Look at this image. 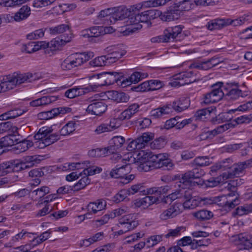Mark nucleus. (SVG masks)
Wrapping results in <instances>:
<instances>
[{"instance_id": "nucleus-1", "label": "nucleus", "mask_w": 252, "mask_h": 252, "mask_svg": "<svg viewBox=\"0 0 252 252\" xmlns=\"http://www.w3.org/2000/svg\"><path fill=\"white\" fill-rule=\"evenodd\" d=\"M36 79L35 74L33 75L31 73L21 74L14 72L4 76L1 83L5 91L6 92L14 89L23 83L32 82Z\"/></svg>"}, {"instance_id": "nucleus-2", "label": "nucleus", "mask_w": 252, "mask_h": 252, "mask_svg": "<svg viewBox=\"0 0 252 252\" xmlns=\"http://www.w3.org/2000/svg\"><path fill=\"white\" fill-rule=\"evenodd\" d=\"M52 129L50 128L43 127L34 136L36 140L35 144L40 149H43L49 146L60 139L57 133H51Z\"/></svg>"}, {"instance_id": "nucleus-3", "label": "nucleus", "mask_w": 252, "mask_h": 252, "mask_svg": "<svg viewBox=\"0 0 252 252\" xmlns=\"http://www.w3.org/2000/svg\"><path fill=\"white\" fill-rule=\"evenodd\" d=\"M94 56V53L84 52L76 53L68 56L61 63V68L64 70H69L74 67L81 65Z\"/></svg>"}, {"instance_id": "nucleus-4", "label": "nucleus", "mask_w": 252, "mask_h": 252, "mask_svg": "<svg viewBox=\"0 0 252 252\" xmlns=\"http://www.w3.org/2000/svg\"><path fill=\"white\" fill-rule=\"evenodd\" d=\"M251 122H252V113L248 115L241 116L230 122L218 126L214 129L208 131L205 134H207V137L209 136L211 137L212 136L223 133L230 128H233L238 125L249 124Z\"/></svg>"}, {"instance_id": "nucleus-5", "label": "nucleus", "mask_w": 252, "mask_h": 252, "mask_svg": "<svg viewBox=\"0 0 252 252\" xmlns=\"http://www.w3.org/2000/svg\"><path fill=\"white\" fill-rule=\"evenodd\" d=\"M150 21L159 17L165 22L171 21L179 18V11L173 7H169L168 10L163 13L158 10L152 9L147 10Z\"/></svg>"}, {"instance_id": "nucleus-6", "label": "nucleus", "mask_w": 252, "mask_h": 252, "mask_svg": "<svg viewBox=\"0 0 252 252\" xmlns=\"http://www.w3.org/2000/svg\"><path fill=\"white\" fill-rule=\"evenodd\" d=\"M129 163L118 164L116 168L113 169L110 172V176L115 178H122L125 180V183H127L134 178L132 174L128 175L131 170Z\"/></svg>"}, {"instance_id": "nucleus-7", "label": "nucleus", "mask_w": 252, "mask_h": 252, "mask_svg": "<svg viewBox=\"0 0 252 252\" xmlns=\"http://www.w3.org/2000/svg\"><path fill=\"white\" fill-rule=\"evenodd\" d=\"M222 83H219L214 86L213 90L204 95L203 102L206 104L216 103L221 100L225 93L223 91Z\"/></svg>"}, {"instance_id": "nucleus-8", "label": "nucleus", "mask_w": 252, "mask_h": 252, "mask_svg": "<svg viewBox=\"0 0 252 252\" xmlns=\"http://www.w3.org/2000/svg\"><path fill=\"white\" fill-rule=\"evenodd\" d=\"M120 76L117 72H102L97 74L95 87L109 85L118 81Z\"/></svg>"}, {"instance_id": "nucleus-9", "label": "nucleus", "mask_w": 252, "mask_h": 252, "mask_svg": "<svg viewBox=\"0 0 252 252\" xmlns=\"http://www.w3.org/2000/svg\"><path fill=\"white\" fill-rule=\"evenodd\" d=\"M195 80L191 71L181 72L175 75L173 80L169 83V84L174 87H180L193 83Z\"/></svg>"}, {"instance_id": "nucleus-10", "label": "nucleus", "mask_w": 252, "mask_h": 252, "mask_svg": "<svg viewBox=\"0 0 252 252\" xmlns=\"http://www.w3.org/2000/svg\"><path fill=\"white\" fill-rule=\"evenodd\" d=\"M107 51H110L113 50L114 51L111 53L106 55L107 59V63L108 64L116 63L126 53V50L123 45L112 46L107 47Z\"/></svg>"}, {"instance_id": "nucleus-11", "label": "nucleus", "mask_w": 252, "mask_h": 252, "mask_svg": "<svg viewBox=\"0 0 252 252\" xmlns=\"http://www.w3.org/2000/svg\"><path fill=\"white\" fill-rule=\"evenodd\" d=\"M167 198L172 201L177 199H182V201H184V205L186 207L188 206L189 207L188 205L189 201L198 200L192 197L190 190H185L184 189L176 190L175 192L167 195Z\"/></svg>"}, {"instance_id": "nucleus-12", "label": "nucleus", "mask_w": 252, "mask_h": 252, "mask_svg": "<svg viewBox=\"0 0 252 252\" xmlns=\"http://www.w3.org/2000/svg\"><path fill=\"white\" fill-rule=\"evenodd\" d=\"M120 226L126 231L134 229L138 225V222L136 216L133 214H129L123 216L119 220Z\"/></svg>"}, {"instance_id": "nucleus-13", "label": "nucleus", "mask_w": 252, "mask_h": 252, "mask_svg": "<svg viewBox=\"0 0 252 252\" xmlns=\"http://www.w3.org/2000/svg\"><path fill=\"white\" fill-rule=\"evenodd\" d=\"M183 203L175 202L172 204L169 207L173 215L175 217L177 215L181 214L184 210L185 209H192L197 207L199 205V200H192V201H189L188 204L189 207H186L184 205V201H182Z\"/></svg>"}, {"instance_id": "nucleus-14", "label": "nucleus", "mask_w": 252, "mask_h": 252, "mask_svg": "<svg viewBox=\"0 0 252 252\" xmlns=\"http://www.w3.org/2000/svg\"><path fill=\"white\" fill-rule=\"evenodd\" d=\"M204 175L203 171L198 169H193L182 175L180 182L185 186L189 185L193 180L199 179Z\"/></svg>"}, {"instance_id": "nucleus-15", "label": "nucleus", "mask_w": 252, "mask_h": 252, "mask_svg": "<svg viewBox=\"0 0 252 252\" xmlns=\"http://www.w3.org/2000/svg\"><path fill=\"white\" fill-rule=\"evenodd\" d=\"M72 37V35L71 33L67 36L65 34H63L57 37L50 42L47 43L48 47L50 48L51 50H60L63 45L71 41Z\"/></svg>"}, {"instance_id": "nucleus-16", "label": "nucleus", "mask_w": 252, "mask_h": 252, "mask_svg": "<svg viewBox=\"0 0 252 252\" xmlns=\"http://www.w3.org/2000/svg\"><path fill=\"white\" fill-rule=\"evenodd\" d=\"M127 18L126 20L127 26H131L125 32V35H127L130 33H133L135 31L140 30L142 28V25L140 24L139 18L138 17V14H135L134 13L127 14Z\"/></svg>"}, {"instance_id": "nucleus-17", "label": "nucleus", "mask_w": 252, "mask_h": 252, "mask_svg": "<svg viewBox=\"0 0 252 252\" xmlns=\"http://www.w3.org/2000/svg\"><path fill=\"white\" fill-rule=\"evenodd\" d=\"M140 157L134 162L135 164L137 166L139 171H148L152 169V167L149 158L148 152H145L142 151L140 153Z\"/></svg>"}, {"instance_id": "nucleus-18", "label": "nucleus", "mask_w": 252, "mask_h": 252, "mask_svg": "<svg viewBox=\"0 0 252 252\" xmlns=\"http://www.w3.org/2000/svg\"><path fill=\"white\" fill-rule=\"evenodd\" d=\"M83 174L85 175L76 184L72 186L74 191L80 190L90 184V180L88 176L94 174V169L93 167H89L83 171Z\"/></svg>"}, {"instance_id": "nucleus-19", "label": "nucleus", "mask_w": 252, "mask_h": 252, "mask_svg": "<svg viewBox=\"0 0 252 252\" xmlns=\"http://www.w3.org/2000/svg\"><path fill=\"white\" fill-rule=\"evenodd\" d=\"M19 134L17 133H10L7 135L0 138V147L1 149L4 147H11L15 145V142L20 141Z\"/></svg>"}, {"instance_id": "nucleus-20", "label": "nucleus", "mask_w": 252, "mask_h": 252, "mask_svg": "<svg viewBox=\"0 0 252 252\" xmlns=\"http://www.w3.org/2000/svg\"><path fill=\"white\" fill-rule=\"evenodd\" d=\"M237 244L242 245L245 249L252 248V235L248 233H241L233 237Z\"/></svg>"}, {"instance_id": "nucleus-21", "label": "nucleus", "mask_w": 252, "mask_h": 252, "mask_svg": "<svg viewBox=\"0 0 252 252\" xmlns=\"http://www.w3.org/2000/svg\"><path fill=\"white\" fill-rule=\"evenodd\" d=\"M174 3L173 6L169 7H173L179 12V16L182 11H188L190 10L193 5L194 0H174Z\"/></svg>"}, {"instance_id": "nucleus-22", "label": "nucleus", "mask_w": 252, "mask_h": 252, "mask_svg": "<svg viewBox=\"0 0 252 252\" xmlns=\"http://www.w3.org/2000/svg\"><path fill=\"white\" fill-rule=\"evenodd\" d=\"M173 112L171 105H166L151 111V115L155 119H158Z\"/></svg>"}, {"instance_id": "nucleus-23", "label": "nucleus", "mask_w": 252, "mask_h": 252, "mask_svg": "<svg viewBox=\"0 0 252 252\" xmlns=\"http://www.w3.org/2000/svg\"><path fill=\"white\" fill-rule=\"evenodd\" d=\"M139 105L136 103L129 105L127 109L121 113L120 119L125 120L130 119L139 111Z\"/></svg>"}, {"instance_id": "nucleus-24", "label": "nucleus", "mask_w": 252, "mask_h": 252, "mask_svg": "<svg viewBox=\"0 0 252 252\" xmlns=\"http://www.w3.org/2000/svg\"><path fill=\"white\" fill-rule=\"evenodd\" d=\"M127 190L129 195H133L136 193H139L142 195L151 194L150 188L146 189L143 183H137L132 185Z\"/></svg>"}, {"instance_id": "nucleus-25", "label": "nucleus", "mask_w": 252, "mask_h": 252, "mask_svg": "<svg viewBox=\"0 0 252 252\" xmlns=\"http://www.w3.org/2000/svg\"><path fill=\"white\" fill-rule=\"evenodd\" d=\"M216 108L209 107L206 109L199 110L196 112L195 117L200 120L210 119L211 117L216 115Z\"/></svg>"}, {"instance_id": "nucleus-26", "label": "nucleus", "mask_w": 252, "mask_h": 252, "mask_svg": "<svg viewBox=\"0 0 252 252\" xmlns=\"http://www.w3.org/2000/svg\"><path fill=\"white\" fill-rule=\"evenodd\" d=\"M158 197L155 196H146L145 197L137 200L135 204L137 207H142L147 208L158 201Z\"/></svg>"}, {"instance_id": "nucleus-27", "label": "nucleus", "mask_w": 252, "mask_h": 252, "mask_svg": "<svg viewBox=\"0 0 252 252\" xmlns=\"http://www.w3.org/2000/svg\"><path fill=\"white\" fill-rule=\"evenodd\" d=\"M148 153L152 169L161 168V160L165 156L162 154L154 155L150 152H148Z\"/></svg>"}, {"instance_id": "nucleus-28", "label": "nucleus", "mask_w": 252, "mask_h": 252, "mask_svg": "<svg viewBox=\"0 0 252 252\" xmlns=\"http://www.w3.org/2000/svg\"><path fill=\"white\" fill-rule=\"evenodd\" d=\"M19 137L21 139L20 141L15 142V147L16 150L18 151L19 153H22L28 150L30 147L33 145V143L32 141L26 140L23 139V137L19 134Z\"/></svg>"}, {"instance_id": "nucleus-29", "label": "nucleus", "mask_w": 252, "mask_h": 252, "mask_svg": "<svg viewBox=\"0 0 252 252\" xmlns=\"http://www.w3.org/2000/svg\"><path fill=\"white\" fill-rule=\"evenodd\" d=\"M192 215L193 217L199 221L208 220L213 216V214L211 211L205 209L193 212Z\"/></svg>"}, {"instance_id": "nucleus-30", "label": "nucleus", "mask_w": 252, "mask_h": 252, "mask_svg": "<svg viewBox=\"0 0 252 252\" xmlns=\"http://www.w3.org/2000/svg\"><path fill=\"white\" fill-rule=\"evenodd\" d=\"M113 9L107 8L101 10L97 16V20L100 21L101 23L106 24H110V18L112 15Z\"/></svg>"}, {"instance_id": "nucleus-31", "label": "nucleus", "mask_w": 252, "mask_h": 252, "mask_svg": "<svg viewBox=\"0 0 252 252\" xmlns=\"http://www.w3.org/2000/svg\"><path fill=\"white\" fill-rule=\"evenodd\" d=\"M31 9L27 5L23 6L18 12L14 16V19L16 21H20L26 19L30 15Z\"/></svg>"}, {"instance_id": "nucleus-32", "label": "nucleus", "mask_w": 252, "mask_h": 252, "mask_svg": "<svg viewBox=\"0 0 252 252\" xmlns=\"http://www.w3.org/2000/svg\"><path fill=\"white\" fill-rule=\"evenodd\" d=\"M127 10L126 9H121L113 12L110 18V24H113L117 20H121L125 19L127 16Z\"/></svg>"}, {"instance_id": "nucleus-33", "label": "nucleus", "mask_w": 252, "mask_h": 252, "mask_svg": "<svg viewBox=\"0 0 252 252\" xmlns=\"http://www.w3.org/2000/svg\"><path fill=\"white\" fill-rule=\"evenodd\" d=\"M18 128L14 126L10 122H2L0 124V134L7 132L17 133Z\"/></svg>"}, {"instance_id": "nucleus-34", "label": "nucleus", "mask_w": 252, "mask_h": 252, "mask_svg": "<svg viewBox=\"0 0 252 252\" xmlns=\"http://www.w3.org/2000/svg\"><path fill=\"white\" fill-rule=\"evenodd\" d=\"M188 102L189 100L187 98H182L175 101L172 105L173 110L181 112L186 110L188 107Z\"/></svg>"}, {"instance_id": "nucleus-35", "label": "nucleus", "mask_w": 252, "mask_h": 252, "mask_svg": "<svg viewBox=\"0 0 252 252\" xmlns=\"http://www.w3.org/2000/svg\"><path fill=\"white\" fill-rule=\"evenodd\" d=\"M155 137V134L153 132H146L143 133L137 138L140 142L142 147L144 148L148 143L152 140Z\"/></svg>"}, {"instance_id": "nucleus-36", "label": "nucleus", "mask_w": 252, "mask_h": 252, "mask_svg": "<svg viewBox=\"0 0 252 252\" xmlns=\"http://www.w3.org/2000/svg\"><path fill=\"white\" fill-rule=\"evenodd\" d=\"M227 25V23L224 19H215L209 22L207 27L209 30L220 29Z\"/></svg>"}, {"instance_id": "nucleus-37", "label": "nucleus", "mask_w": 252, "mask_h": 252, "mask_svg": "<svg viewBox=\"0 0 252 252\" xmlns=\"http://www.w3.org/2000/svg\"><path fill=\"white\" fill-rule=\"evenodd\" d=\"M22 114L20 110H12L7 111L0 115V120H6L10 119H14Z\"/></svg>"}, {"instance_id": "nucleus-38", "label": "nucleus", "mask_w": 252, "mask_h": 252, "mask_svg": "<svg viewBox=\"0 0 252 252\" xmlns=\"http://www.w3.org/2000/svg\"><path fill=\"white\" fill-rule=\"evenodd\" d=\"M13 161L10 160L0 164V176H3L8 172L12 171Z\"/></svg>"}, {"instance_id": "nucleus-39", "label": "nucleus", "mask_w": 252, "mask_h": 252, "mask_svg": "<svg viewBox=\"0 0 252 252\" xmlns=\"http://www.w3.org/2000/svg\"><path fill=\"white\" fill-rule=\"evenodd\" d=\"M129 212V208L126 206H123L117 208L109 213L110 219H114L124 215L125 214Z\"/></svg>"}, {"instance_id": "nucleus-40", "label": "nucleus", "mask_w": 252, "mask_h": 252, "mask_svg": "<svg viewBox=\"0 0 252 252\" xmlns=\"http://www.w3.org/2000/svg\"><path fill=\"white\" fill-rule=\"evenodd\" d=\"M75 123L71 121L66 124L60 131L61 135H67L75 130L74 125Z\"/></svg>"}, {"instance_id": "nucleus-41", "label": "nucleus", "mask_w": 252, "mask_h": 252, "mask_svg": "<svg viewBox=\"0 0 252 252\" xmlns=\"http://www.w3.org/2000/svg\"><path fill=\"white\" fill-rule=\"evenodd\" d=\"M195 183L198 185L202 186L203 185L205 184L207 187H214L221 184L219 179V177L215 178H211L210 179L206 181L205 182H204L202 180H199L198 182H196Z\"/></svg>"}, {"instance_id": "nucleus-42", "label": "nucleus", "mask_w": 252, "mask_h": 252, "mask_svg": "<svg viewBox=\"0 0 252 252\" xmlns=\"http://www.w3.org/2000/svg\"><path fill=\"white\" fill-rule=\"evenodd\" d=\"M57 110L52 109L48 111L42 112L38 114V118L41 120H49L57 116Z\"/></svg>"}, {"instance_id": "nucleus-43", "label": "nucleus", "mask_w": 252, "mask_h": 252, "mask_svg": "<svg viewBox=\"0 0 252 252\" xmlns=\"http://www.w3.org/2000/svg\"><path fill=\"white\" fill-rule=\"evenodd\" d=\"M166 145L165 139L163 137L155 139L150 143V147L153 149H160Z\"/></svg>"}, {"instance_id": "nucleus-44", "label": "nucleus", "mask_w": 252, "mask_h": 252, "mask_svg": "<svg viewBox=\"0 0 252 252\" xmlns=\"http://www.w3.org/2000/svg\"><path fill=\"white\" fill-rule=\"evenodd\" d=\"M111 159L115 162H121L123 164L129 162L130 160L134 161V159L132 157H130V158H122V156L117 153H113Z\"/></svg>"}, {"instance_id": "nucleus-45", "label": "nucleus", "mask_w": 252, "mask_h": 252, "mask_svg": "<svg viewBox=\"0 0 252 252\" xmlns=\"http://www.w3.org/2000/svg\"><path fill=\"white\" fill-rule=\"evenodd\" d=\"M51 233L52 231L48 230V231L42 233L39 236L34 237L32 241L33 243V245L39 244L43 242L49 238Z\"/></svg>"}, {"instance_id": "nucleus-46", "label": "nucleus", "mask_w": 252, "mask_h": 252, "mask_svg": "<svg viewBox=\"0 0 252 252\" xmlns=\"http://www.w3.org/2000/svg\"><path fill=\"white\" fill-rule=\"evenodd\" d=\"M185 227L183 226H178L174 229H170L168 233L165 235V238L175 237L181 235V232L185 230Z\"/></svg>"}, {"instance_id": "nucleus-47", "label": "nucleus", "mask_w": 252, "mask_h": 252, "mask_svg": "<svg viewBox=\"0 0 252 252\" xmlns=\"http://www.w3.org/2000/svg\"><path fill=\"white\" fill-rule=\"evenodd\" d=\"M114 31V29L110 27H95V37L107 33H112Z\"/></svg>"}, {"instance_id": "nucleus-48", "label": "nucleus", "mask_w": 252, "mask_h": 252, "mask_svg": "<svg viewBox=\"0 0 252 252\" xmlns=\"http://www.w3.org/2000/svg\"><path fill=\"white\" fill-rule=\"evenodd\" d=\"M29 0H2L0 4L5 7H12L21 5Z\"/></svg>"}, {"instance_id": "nucleus-49", "label": "nucleus", "mask_w": 252, "mask_h": 252, "mask_svg": "<svg viewBox=\"0 0 252 252\" xmlns=\"http://www.w3.org/2000/svg\"><path fill=\"white\" fill-rule=\"evenodd\" d=\"M170 188L169 186L161 187L159 188L154 187L150 188V193L155 194L157 196L159 195L162 193H167L169 190Z\"/></svg>"}, {"instance_id": "nucleus-50", "label": "nucleus", "mask_w": 252, "mask_h": 252, "mask_svg": "<svg viewBox=\"0 0 252 252\" xmlns=\"http://www.w3.org/2000/svg\"><path fill=\"white\" fill-rule=\"evenodd\" d=\"M194 162L197 165L205 166L209 165L212 161L208 157H199L194 159Z\"/></svg>"}, {"instance_id": "nucleus-51", "label": "nucleus", "mask_w": 252, "mask_h": 252, "mask_svg": "<svg viewBox=\"0 0 252 252\" xmlns=\"http://www.w3.org/2000/svg\"><path fill=\"white\" fill-rule=\"evenodd\" d=\"M241 91L237 88L232 89L226 93L227 99L230 100L237 99L241 96Z\"/></svg>"}, {"instance_id": "nucleus-52", "label": "nucleus", "mask_w": 252, "mask_h": 252, "mask_svg": "<svg viewBox=\"0 0 252 252\" xmlns=\"http://www.w3.org/2000/svg\"><path fill=\"white\" fill-rule=\"evenodd\" d=\"M142 149H143V148L142 147L140 142H139L137 138L130 141L128 143L126 148L127 151L131 152H133L136 150H139Z\"/></svg>"}, {"instance_id": "nucleus-53", "label": "nucleus", "mask_w": 252, "mask_h": 252, "mask_svg": "<svg viewBox=\"0 0 252 252\" xmlns=\"http://www.w3.org/2000/svg\"><path fill=\"white\" fill-rule=\"evenodd\" d=\"M245 169H246V168L243 162H239L237 164L234 163L231 171L234 174V176H235L243 173Z\"/></svg>"}, {"instance_id": "nucleus-54", "label": "nucleus", "mask_w": 252, "mask_h": 252, "mask_svg": "<svg viewBox=\"0 0 252 252\" xmlns=\"http://www.w3.org/2000/svg\"><path fill=\"white\" fill-rule=\"evenodd\" d=\"M219 163L222 170L227 169L231 170L233 168L234 161L231 158H227L219 162Z\"/></svg>"}, {"instance_id": "nucleus-55", "label": "nucleus", "mask_w": 252, "mask_h": 252, "mask_svg": "<svg viewBox=\"0 0 252 252\" xmlns=\"http://www.w3.org/2000/svg\"><path fill=\"white\" fill-rule=\"evenodd\" d=\"M107 109V105L103 101L95 102V116H100Z\"/></svg>"}, {"instance_id": "nucleus-56", "label": "nucleus", "mask_w": 252, "mask_h": 252, "mask_svg": "<svg viewBox=\"0 0 252 252\" xmlns=\"http://www.w3.org/2000/svg\"><path fill=\"white\" fill-rule=\"evenodd\" d=\"M127 195H129L127 189L121 190L114 196V201L116 203H119L123 201Z\"/></svg>"}, {"instance_id": "nucleus-57", "label": "nucleus", "mask_w": 252, "mask_h": 252, "mask_svg": "<svg viewBox=\"0 0 252 252\" xmlns=\"http://www.w3.org/2000/svg\"><path fill=\"white\" fill-rule=\"evenodd\" d=\"M34 193L39 198L42 199L46 194L50 192L49 188L47 186H43L38 188L32 192Z\"/></svg>"}, {"instance_id": "nucleus-58", "label": "nucleus", "mask_w": 252, "mask_h": 252, "mask_svg": "<svg viewBox=\"0 0 252 252\" xmlns=\"http://www.w3.org/2000/svg\"><path fill=\"white\" fill-rule=\"evenodd\" d=\"M68 29L69 26L67 25L62 24L57 27L50 28V32L52 34H55L63 33Z\"/></svg>"}, {"instance_id": "nucleus-59", "label": "nucleus", "mask_w": 252, "mask_h": 252, "mask_svg": "<svg viewBox=\"0 0 252 252\" xmlns=\"http://www.w3.org/2000/svg\"><path fill=\"white\" fill-rule=\"evenodd\" d=\"M44 35V31L43 29H39L33 32L28 34L27 37L29 40L37 39L43 37Z\"/></svg>"}, {"instance_id": "nucleus-60", "label": "nucleus", "mask_w": 252, "mask_h": 252, "mask_svg": "<svg viewBox=\"0 0 252 252\" xmlns=\"http://www.w3.org/2000/svg\"><path fill=\"white\" fill-rule=\"evenodd\" d=\"M94 30V28L93 27L83 31L82 32V36L88 38L89 41H93L94 37V32H93Z\"/></svg>"}, {"instance_id": "nucleus-61", "label": "nucleus", "mask_w": 252, "mask_h": 252, "mask_svg": "<svg viewBox=\"0 0 252 252\" xmlns=\"http://www.w3.org/2000/svg\"><path fill=\"white\" fill-rule=\"evenodd\" d=\"M125 142V138L121 136L114 137L111 141V144L116 148H119L122 146Z\"/></svg>"}, {"instance_id": "nucleus-62", "label": "nucleus", "mask_w": 252, "mask_h": 252, "mask_svg": "<svg viewBox=\"0 0 252 252\" xmlns=\"http://www.w3.org/2000/svg\"><path fill=\"white\" fill-rule=\"evenodd\" d=\"M147 76V74L140 72H134L129 77L132 83H136Z\"/></svg>"}, {"instance_id": "nucleus-63", "label": "nucleus", "mask_w": 252, "mask_h": 252, "mask_svg": "<svg viewBox=\"0 0 252 252\" xmlns=\"http://www.w3.org/2000/svg\"><path fill=\"white\" fill-rule=\"evenodd\" d=\"M150 85L149 81H145L141 84L139 85L137 87L132 88V90L135 92H145L148 91H151Z\"/></svg>"}, {"instance_id": "nucleus-64", "label": "nucleus", "mask_w": 252, "mask_h": 252, "mask_svg": "<svg viewBox=\"0 0 252 252\" xmlns=\"http://www.w3.org/2000/svg\"><path fill=\"white\" fill-rule=\"evenodd\" d=\"M80 89L73 88L67 90L65 93V96L69 98H73L76 96L81 95Z\"/></svg>"}]
</instances>
